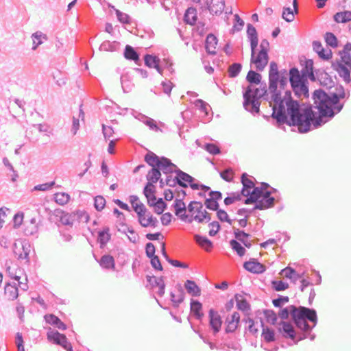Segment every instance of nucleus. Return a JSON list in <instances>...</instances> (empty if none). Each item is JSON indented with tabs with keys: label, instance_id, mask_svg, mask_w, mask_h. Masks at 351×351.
<instances>
[{
	"label": "nucleus",
	"instance_id": "1",
	"mask_svg": "<svg viewBox=\"0 0 351 351\" xmlns=\"http://www.w3.org/2000/svg\"><path fill=\"white\" fill-rule=\"evenodd\" d=\"M282 73V71H279L276 62H270L267 89L266 83H261V75L254 71H249L246 80L250 85L247 87L243 96L244 108L252 113L259 112L261 98L263 97L265 100L270 99V103L274 102L271 114L273 124L278 128L285 130V95L282 96L281 89L285 86V77Z\"/></svg>",
	"mask_w": 351,
	"mask_h": 351
},
{
	"label": "nucleus",
	"instance_id": "2",
	"mask_svg": "<svg viewBox=\"0 0 351 351\" xmlns=\"http://www.w3.org/2000/svg\"><path fill=\"white\" fill-rule=\"evenodd\" d=\"M313 99L320 115L316 117L311 107L301 108L297 101L290 99L287 101V123L297 126L300 132H306L311 123L315 127L320 125L322 117H333L342 108L338 104L339 97L336 95L330 97L322 90H315Z\"/></svg>",
	"mask_w": 351,
	"mask_h": 351
},
{
	"label": "nucleus",
	"instance_id": "3",
	"mask_svg": "<svg viewBox=\"0 0 351 351\" xmlns=\"http://www.w3.org/2000/svg\"><path fill=\"white\" fill-rule=\"evenodd\" d=\"M241 183L243 184L241 195L247 197L245 204L254 203V208L259 210L269 208L274 206L275 198L271 196V191L268 190L270 188L268 184L263 182L261 186H254L253 181L247 178L246 173L241 176Z\"/></svg>",
	"mask_w": 351,
	"mask_h": 351
},
{
	"label": "nucleus",
	"instance_id": "4",
	"mask_svg": "<svg viewBox=\"0 0 351 351\" xmlns=\"http://www.w3.org/2000/svg\"><path fill=\"white\" fill-rule=\"evenodd\" d=\"M291 316L297 326L303 330H308L310 328L306 323V319L313 322V325L317 322L315 311L305 307L293 308L291 311Z\"/></svg>",
	"mask_w": 351,
	"mask_h": 351
},
{
	"label": "nucleus",
	"instance_id": "5",
	"mask_svg": "<svg viewBox=\"0 0 351 351\" xmlns=\"http://www.w3.org/2000/svg\"><path fill=\"white\" fill-rule=\"evenodd\" d=\"M289 82L295 95L299 97H308L306 77L300 74L297 69L293 68L289 71Z\"/></svg>",
	"mask_w": 351,
	"mask_h": 351
},
{
	"label": "nucleus",
	"instance_id": "6",
	"mask_svg": "<svg viewBox=\"0 0 351 351\" xmlns=\"http://www.w3.org/2000/svg\"><path fill=\"white\" fill-rule=\"evenodd\" d=\"M145 160L148 165L154 164L156 165L160 171H162L163 173L166 175L171 174L173 172L176 173V171L180 169L170 159L165 156L159 157L152 152H149L145 156Z\"/></svg>",
	"mask_w": 351,
	"mask_h": 351
},
{
	"label": "nucleus",
	"instance_id": "7",
	"mask_svg": "<svg viewBox=\"0 0 351 351\" xmlns=\"http://www.w3.org/2000/svg\"><path fill=\"white\" fill-rule=\"evenodd\" d=\"M264 315L267 322L273 325L277 324L278 319H280L278 329L279 332L282 333V336L285 337V308H282L280 310L278 317H277L275 312L272 310L264 311Z\"/></svg>",
	"mask_w": 351,
	"mask_h": 351
},
{
	"label": "nucleus",
	"instance_id": "8",
	"mask_svg": "<svg viewBox=\"0 0 351 351\" xmlns=\"http://www.w3.org/2000/svg\"><path fill=\"white\" fill-rule=\"evenodd\" d=\"M83 219H84L85 221H87L88 219V215L82 211L78 210L76 213H71L62 212L60 221L64 226H72L75 220L81 221Z\"/></svg>",
	"mask_w": 351,
	"mask_h": 351
},
{
	"label": "nucleus",
	"instance_id": "9",
	"mask_svg": "<svg viewBox=\"0 0 351 351\" xmlns=\"http://www.w3.org/2000/svg\"><path fill=\"white\" fill-rule=\"evenodd\" d=\"M47 339L49 341H53L54 343L61 346L66 351H73L71 343L67 341L66 337L57 330L48 332Z\"/></svg>",
	"mask_w": 351,
	"mask_h": 351
},
{
	"label": "nucleus",
	"instance_id": "10",
	"mask_svg": "<svg viewBox=\"0 0 351 351\" xmlns=\"http://www.w3.org/2000/svg\"><path fill=\"white\" fill-rule=\"evenodd\" d=\"M138 221L143 228L152 227L154 228L158 223L157 218L154 217L147 210L142 213H138Z\"/></svg>",
	"mask_w": 351,
	"mask_h": 351
},
{
	"label": "nucleus",
	"instance_id": "11",
	"mask_svg": "<svg viewBox=\"0 0 351 351\" xmlns=\"http://www.w3.org/2000/svg\"><path fill=\"white\" fill-rule=\"evenodd\" d=\"M269 60V56L267 52L259 51L258 55L251 54V63L256 66V70L262 71L267 66Z\"/></svg>",
	"mask_w": 351,
	"mask_h": 351
},
{
	"label": "nucleus",
	"instance_id": "12",
	"mask_svg": "<svg viewBox=\"0 0 351 351\" xmlns=\"http://www.w3.org/2000/svg\"><path fill=\"white\" fill-rule=\"evenodd\" d=\"M30 245L27 243L22 244L21 246H19L17 243H14L13 245V252L15 256L19 260H26V262H29V252Z\"/></svg>",
	"mask_w": 351,
	"mask_h": 351
},
{
	"label": "nucleus",
	"instance_id": "13",
	"mask_svg": "<svg viewBox=\"0 0 351 351\" xmlns=\"http://www.w3.org/2000/svg\"><path fill=\"white\" fill-rule=\"evenodd\" d=\"M332 69L336 71L339 75L343 78L346 82H350V71L351 69L345 64H341L337 61L332 62Z\"/></svg>",
	"mask_w": 351,
	"mask_h": 351
},
{
	"label": "nucleus",
	"instance_id": "14",
	"mask_svg": "<svg viewBox=\"0 0 351 351\" xmlns=\"http://www.w3.org/2000/svg\"><path fill=\"white\" fill-rule=\"evenodd\" d=\"M207 8L212 14L220 15L225 8L223 0H207Z\"/></svg>",
	"mask_w": 351,
	"mask_h": 351
},
{
	"label": "nucleus",
	"instance_id": "15",
	"mask_svg": "<svg viewBox=\"0 0 351 351\" xmlns=\"http://www.w3.org/2000/svg\"><path fill=\"white\" fill-rule=\"evenodd\" d=\"M243 267L248 271L254 274H262L265 271V266L258 262L256 259L252 258L243 264Z\"/></svg>",
	"mask_w": 351,
	"mask_h": 351
},
{
	"label": "nucleus",
	"instance_id": "16",
	"mask_svg": "<svg viewBox=\"0 0 351 351\" xmlns=\"http://www.w3.org/2000/svg\"><path fill=\"white\" fill-rule=\"evenodd\" d=\"M208 315L210 326L213 330L214 334H216L220 330L222 324L221 317L218 312L213 308L210 309Z\"/></svg>",
	"mask_w": 351,
	"mask_h": 351
},
{
	"label": "nucleus",
	"instance_id": "17",
	"mask_svg": "<svg viewBox=\"0 0 351 351\" xmlns=\"http://www.w3.org/2000/svg\"><path fill=\"white\" fill-rule=\"evenodd\" d=\"M314 51L318 54L319 57L324 60H328L332 58V51L328 48H324L319 41L313 43Z\"/></svg>",
	"mask_w": 351,
	"mask_h": 351
},
{
	"label": "nucleus",
	"instance_id": "18",
	"mask_svg": "<svg viewBox=\"0 0 351 351\" xmlns=\"http://www.w3.org/2000/svg\"><path fill=\"white\" fill-rule=\"evenodd\" d=\"M160 62V59L156 56L147 54L145 56V65L150 68H155L159 73L162 74V66Z\"/></svg>",
	"mask_w": 351,
	"mask_h": 351
},
{
	"label": "nucleus",
	"instance_id": "19",
	"mask_svg": "<svg viewBox=\"0 0 351 351\" xmlns=\"http://www.w3.org/2000/svg\"><path fill=\"white\" fill-rule=\"evenodd\" d=\"M341 58L337 60L341 64H345L351 69V43H347L342 51L340 52Z\"/></svg>",
	"mask_w": 351,
	"mask_h": 351
},
{
	"label": "nucleus",
	"instance_id": "20",
	"mask_svg": "<svg viewBox=\"0 0 351 351\" xmlns=\"http://www.w3.org/2000/svg\"><path fill=\"white\" fill-rule=\"evenodd\" d=\"M176 289L178 291L177 295L173 292H171L170 293L171 300L173 302V306L175 308L179 306L180 304L184 301L185 297V293L181 285H178Z\"/></svg>",
	"mask_w": 351,
	"mask_h": 351
},
{
	"label": "nucleus",
	"instance_id": "21",
	"mask_svg": "<svg viewBox=\"0 0 351 351\" xmlns=\"http://www.w3.org/2000/svg\"><path fill=\"white\" fill-rule=\"evenodd\" d=\"M217 44V38L213 34H209L206 38L205 48L206 52L211 55H215L216 45Z\"/></svg>",
	"mask_w": 351,
	"mask_h": 351
},
{
	"label": "nucleus",
	"instance_id": "22",
	"mask_svg": "<svg viewBox=\"0 0 351 351\" xmlns=\"http://www.w3.org/2000/svg\"><path fill=\"white\" fill-rule=\"evenodd\" d=\"M111 239L109 227H104L103 230L98 232L97 241L101 248L106 247L108 242Z\"/></svg>",
	"mask_w": 351,
	"mask_h": 351
},
{
	"label": "nucleus",
	"instance_id": "23",
	"mask_svg": "<svg viewBox=\"0 0 351 351\" xmlns=\"http://www.w3.org/2000/svg\"><path fill=\"white\" fill-rule=\"evenodd\" d=\"M173 206L175 208V213L180 217L182 221H186L188 215L185 213L186 206L184 202L181 199H176Z\"/></svg>",
	"mask_w": 351,
	"mask_h": 351
},
{
	"label": "nucleus",
	"instance_id": "24",
	"mask_svg": "<svg viewBox=\"0 0 351 351\" xmlns=\"http://www.w3.org/2000/svg\"><path fill=\"white\" fill-rule=\"evenodd\" d=\"M149 165L152 167V168L149 170L146 176L147 180H148V182L156 184L161 177L160 171L159 168L154 164Z\"/></svg>",
	"mask_w": 351,
	"mask_h": 351
},
{
	"label": "nucleus",
	"instance_id": "25",
	"mask_svg": "<svg viewBox=\"0 0 351 351\" xmlns=\"http://www.w3.org/2000/svg\"><path fill=\"white\" fill-rule=\"evenodd\" d=\"M191 312L193 313L195 318L201 321L204 317V313L202 312V304L197 300H191Z\"/></svg>",
	"mask_w": 351,
	"mask_h": 351
},
{
	"label": "nucleus",
	"instance_id": "26",
	"mask_svg": "<svg viewBox=\"0 0 351 351\" xmlns=\"http://www.w3.org/2000/svg\"><path fill=\"white\" fill-rule=\"evenodd\" d=\"M184 287L187 293L192 296L197 297L201 294V289L193 280H187L184 283Z\"/></svg>",
	"mask_w": 351,
	"mask_h": 351
},
{
	"label": "nucleus",
	"instance_id": "27",
	"mask_svg": "<svg viewBox=\"0 0 351 351\" xmlns=\"http://www.w3.org/2000/svg\"><path fill=\"white\" fill-rule=\"evenodd\" d=\"M130 202L134 210L136 213L137 216H138V213H142L144 211H146V207L143 203L139 202L138 197L136 195L130 196Z\"/></svg>",
	"mask_w": 351,
	"mask_h": 351
},
{
	"label": "nucleus",
	"instance_id": "28",
	"mask_svg": "<svg viewBox=\"0 0 351 351\" xmlns=\"http://www.w3.org/2000/svg\"><path fill=\"white\" fill-rule=\"evenodd\" d=\"M176 175L178 180H180V183L184 186V188L188 187V184H186V182L190 184L191 182H194L195 180L193 177L182 171L180 169H178L176 171Z\"/></svg>",
	"mask_w": 351,
	"mask_h": 351
},
{
	"label": "nucleus",
	"instance_id": "29",
	"mask_svg": "<svg viewBox=\"0 0 351 351\" xmlns=\"http://www.w3.org/2000/svg\"><path fill=\"white\" fill-rule=\"evenodd\" d=\"M5 294L8 297V298L11 300H14L18 297V288L16 285L15 282L6 283L5 286Z\"/></svg>",
	"mask_w": 351,
	"mask_h": 351
},
{
	"label": "nucleus",
	"instance_id": "30",
	"mask_svg": "<svg viewBox=\"0 0 351 351\" xmlns=\"http://www.w3.org/2000/svg\"><path fill=\"white\" fill-rule=\"evenodd\" d=\"M184 19L186 23L191 25H194L197 19L196 9L189 8L184 14Z\"/></svg>",
	"mask_w": 351,
	"mask_h": 351
},
{
	"label": "nucleus",
	"instance_id": "31",
	"mask_svg": "<svg viewBox=\"0 0 351 351\" xmlns=\"http://www.w3.org/2000/svg\"><path fill=\"white\" fill-rule=\"evenodd\" d=\"M305 68L302 71V75L305 77H309L312 81L315 80L313 73V62L311 60H306L304 62Z\"/></svg>",
	"mask_w": 351,
	"mask_h": 351
},
{
	"label": "nucleus",
	"instance_id": "32",
	"mask_svg": "<svg viewBox=\"0 0 351 351\" xmlns=\"http://www.w3.org/2000/svg\"><path fill=\"white\" fill-rule=\"evenodd\" d=\"M334 20L338 23H345L351 21V11L344 10L336 13L334 15Z\"/></svg>",
	"mask_w": 351,
	"mask_h": 351
},
{
	"label": "nucleus",
	"instance_id": "33",
	"mask_svg": "<svg viewBox=\"0 0 351 351\" xmlns=\"http://www.w3.org/2000/svg\"><path fill=\"white\" fill-rule=\"evenodd\" d=\"M99 265L101 267L105 269H114V259L112 256L105 254L101 256L99 261Z\"/></svg>",
	"mask_w": 351,
	"mask_h": 351
},
{
	"label": "nucleus",
	"instance_id": "34",
	"mask_svg": "<svg viewBox=\"0 0 351 351\" xmlns=\"http://www.w3.org/2000/svg\"><path fill=\"white\" fill-rule=\"evenodd\" d=\"M261 326L263 327L261 336L264 341L267 343L274 341L276 339L274 330L267 326H265L263 324Z\"/></svg>",
	"mask_w": 351,
	"mask_h": 351
},
{
	"label": "nucleus",
	"instance_id": "35",
	"mask_svg": "<svg viewBox=\"0 0 351 351\" xmlns=\"http://www.w3.org/2000/svg\"><path fill=\"white\" fill-rule=\"evenodd\" d=\"M234 298L237 303V306L239 310H241L242 311H247L248 310L250 309L249 303L243 298V295L236 294Z\"/></svg>",
	"mask_w": 351,
	"mask_h": 351
},
{
	"label": "nucleus",
	"instance_id": "36",
	"mask_svg": "<svg viewBox=\"0 0 351 351\" xmlns=\"http://www.w3.org/2000/svg\"><path fill=\"white\" fill-rule=\"evenodd\" d=\"M124 56L128 60L137 62L139 60V56L134 49L130 45H126L124 51Z\"/></svg>",
	"mask_w": 351,
	"mask_h": 351
},
{
	"label": "nucleus",
	"instance_id": "37",
	"mask_svg": "<svg viewBox=\"0 0 351 351\" xmlns=\"http://www.w3.org/2000/svg\"><path fill=\"white\" fill-rule=\"evenodd\" d=\"M32 38L33 39V50H36L37 47L43 43V41L41 40L42 38H43L45 40H47V36L45 34H43L40 31L34 33L32 35Z\"/></svg>",
	"mask_w": 351,
	"mask_h": 351
},
{
	"label": "nucleus",
	"instance_id": "38",
	"mask_svg": "<svg viewBox=\"0 0 351 351\" xmlns=\"http://www.w3.org/2000/svg\"><path fill=\"white\" fill-rule=\"evenodd\" d=\"M38 231V225L36 223V219L34 217H32L29 221V224L26 225L25 228L24 230L25 234L26 235H33L36 233Z\"/></svg>",
	"mask_w": 351,
	"mask_h": 351
},
{
	"label": "nucleus",
	"instance_id": "39",
	"mask_svg": "<svg viewBox=\"0 0 351 351\" xmlns=\"http://www.w3.org/2000/svg\"><path fill=\"white\" fill-rule=\"evenodd\" d=\"M298 13V1L297 0H293V9L287 8V22H292L294 20L295 14Z\"/></svg>",
	"mask_w": 351,
	"mask_h": 351
},
{
	"label": "nucleus",
	"instance_id": "40",
	"mask_svg": "<svg viewBox=\"0 0 351 351\" xmlns=\"http://www.w3.org/2000/svg\"><path fill=\"white\" fill-rule=\"evenodd\" d=\"M230 244L232 249L235 251L239 256H243L245 254V249L237 240H231Z\"/></svg>",
	"mask_w": 351,
	"mask_h": 351
},
{
	"label": "nucleus",
	"instance_id": "41",
	"mask_svg": "<svg viewBox=\"0 0 351 351\" xmlns=\"http://www.w3.org/2000/svg\"><path fill=\"white\" fill-rule=\"evenodd\" d=\"M195 241L202 247H207L211 248L213 247V243L206 237H202L198 234L194 236Z\"/></svg>",
	"mask_w": 351,
	"mask_h": 351
},
{
	"label": "nucleus",
	"instance_id": "42",
	"mask_svg": "<svg viewBox=\"0 0 351 351\" xmlns=\"http://www.w3.org/2000/svg\"><path fill=\"white\" fill-rule=\"evenodd\" d=\"M55 202L60 205L66 204L70 199V196L66 193H58L54 196Z\"/></svg>",
	"mask_w": 351,
	"mask_h": 351
},
{
	"label": "nucleus",
	"instance_id": "43",
	"mask_svg": "<svg viewBox=\"0 0 351 351\" xmlns=\"http://www.w3.org/2000/svg\"><path fill=\"white\" fill-rule=\"evenodd\" d=\"M242 66L240 63H233L228 68V74L230 77H236L241 71Z\"/></svg>",
	"mask_w": 351,
	"mask_h": 351
},
{
	"label": "nucleus",
	"instance_id": "44",
	"mask_svg": "<svg viewBox=\"0 0 351 351\" xmlns=\"http://www.w3.org/2000/svg\"><path fill=\"white\" fill-rule=\"evenodd\" d=\"M195 106L198 108L206 116L208 114V110L210 108V106L203 101L202 99H196L194 102Z\"/></svg>",
	"mask_w": 351,
	"mask_h": 351
},
{
	"label": "nucleus",
	"instance_id": "45",
	"mask_svg": "<svg viewBox=\"0 0 351 351\" xmlns=\"http://www.w3.org/2000/svg\"><path fill=\"white\" fill-rule=\"evenodd\" d=\"M117 43L116 42H110L108 40L103 42L100 47V51H114L116 50Z\"/></svg>",
	"mask_w": 351,
	"mask_h": 351
},
{
	"label": "nucleus",
	"instance_id": "46",
	"mask_svg": "<svg viewBox=\"0 0 351 351\" xmlns=\"http://www.w3.org/2000/svg\"><path fill=\"white\" fill-rule=\"evenodd\" d=\"M115 13L118 21L123 24H130L131 22L130 16L124 12H121L119 10H115Z\"/></svg>",
	"mask_w": 351,
	"mask_h": 351
},
{
	"label": "nucleus",
	"instance_id": "47",
	"mask_svg": "<svg viewBox=\"0 0 351 351\" xmlns=\"http://www.w3.org/2000/svg\"><path fill=\"white\" fill-rule=\"evenodd\" d=\"M234 25L232 29V33H234V32L241 31L243 29L244 24H245L243 20L240 18L239 14H234Z\"/></svg>",
	"mask_w": 351,
	"mask_h": 351
},
{
	"label": "nucleus",
	"instance_id": "48",
	"mask_svg": "<svg viewBox=\"0 0 351 351\" xmlns=\"http://www.w3.org/2000/svg\"><path fill=\"white\" fill-rule=\"evenodd\" d=\"M326 43L332 47H336L338 45V42L336 36L330 32H327L324 36Z\"/></svg>",
	"mask_w": 351,
	"mask_h": 351
},
{
	"label": "nucleus",
	"instance_id": "49",
	"mask_svg": "<svg viewBox=\"0 0 351 351\" xmlns=\"http://www.w3.org/2000/svg\"><path fill=\"white\" fill-rule=\"evenodd\" d=\"M166 208L167 204L162 198H158L156 201V205L154 206V212L158 215L162 214Z\"/></svg>",
	"mask_w": 351,
	"mask_h": 351
},
{
	"label": "nucleus",
	"instance_id": "50",
	"mask_svg": "<svg viewBox=\"0 0 351 351\" xmlns=\"http://www.w3.org/2000/svg\"><path fill=\"white\" fill-rule=\"evenodd\" d=\"M203 148L213 155H217L220 153L219 147L213 143H205L203 145Z\"/></svg>",
	"mask_w": 351,
	"mask_h": 351
},
{
	"label": "nucleus",
	"instance_id": "51",
	"mask_svg": "<svg viewBox=\"0 0 351 351\" xmlns=\"http://www.w3.org/2000/svg\"><path fill=\"white\" fill-rule=\"evenodd\" d=\"M156 187L152 182H148L144 187L143 193L146 197L155 195Z\"/></svg>",
	"mask_w": 351,
	"mask_h": 351
},
{
	"label": "nucleus",
	"instance_id": "52",
	"mask_svg": "<svg viewBox=\"0 0 351 351\" xmlns=\"http://www.w3.org/2000/svg\"><path fill=\"white\" fill-rule=\"evenodd\" d=\"M217 216L221 222H228L229 224H232V220L229 218L228 213L222 210L218 209L217 210Z\"/></svg>",
	"mask_w": 351,
	"mask_h": 351
},
{
	"label": "nucleus",
	"instance_id": "53",
	"mask_svg": "<svg viewBox=\"0 0 351 351\" xmlns=\"http://www.w3.org/2000/svg\"><path fill=\"white\" fill-rule=\"evenodd\" d=\"M234 234L236 239H237L240 242H243L244 239H248L250 237V234L235 228H234Z\"/></svg>",
	"mask_w": 351,
	"mask_h": 351
},
{
	"label": "nucleus",
	"instance_id": "54",
	"mask_svg": "<svg viewBox=\"0 0 351 351\" xmlns=\"http://www.w3.org/2000/svg\"><path fill=\"white\" fill-rule=\"evenodd\" d=\"M94 200V206L95 209L98 211L101 210L106 205L105 199L102 196L98 195L95 197Z\"/></svg>",
	"mask_w": 351,
	"mask_h": 351
},
{
	"label": "nucleus",
	"instance_id": "55",
	"mask_svg": "<svg viewBox=\"0 0 351 351\" xmlns=\"http://www.w3.org/2000/svg\"><path fill=\"white\" fill-rule=\"evenodd\" d=\"M55 185V182L52 181L50 182H46L44 184H40L36 185L33 190L34 191H46L51 189Z\"/></svg>",
	"mask_w": 351,
	"mask_h": 351
},
{
	"label": "nucleus",
	"instance_id": "56",
	"mask_svg": "<svg viewBox=\"0 0 351 351\" xmlns=\"http://www.w3.org/2000/svg\"><path fill=\"white\" fill-rule=\"evenodd\" d=\"M147 281L152 288L156 287L160 285V282H164L162 277L156 278V276H147Z\"/></svg>",
	"mask_w": 351,
	"mask_h": 351
},
{
	"label": "nucleus",
	"instance_id": "57",
	"mask_svg": "<svg viewBox=\"0 0 351 351\" xmlns=\"http://www.w3.org/2000/svg\"><path fill=\"white\" fill-rule=\"evenodd\" d=\"M203 208V205L201 202L193 201L188 206V210L189 212L193 213L194 211L197 213L201 212Z\"/></svg>",
	"mask_w": 351,
	"mask_h": 351
},
{
	"label": "nucleus",
	"instance_id": "58",
	"mask_svg": "<svg viewBox=\"0 0 351 351\" xmlns=\"http://www.w3.org/2000/svg\"><path fill=\"white\" fill-rule=\"evenodd\" d=\"M208 226L211 227V229L210 230L208 233L210 237L215 236L219 231L221 228L219 223L217 221L210 223Z\"/></svg>",
	"mask_w": 351,
	"mask_h": 351
},
{
	"label": "nucleus",
	"instance_id": "59",
	"mask_svg": "<svg viewBox=\"0 0 351 351\" xmlns=\"http://www.w3.org/2000/svg\"><path fill=\"white\" fill-rule=\"evenodd\" d=\"M204 204L208 209L212 210H217L219 209V204L217 202L211 199L210 198H207L205 200Z\"/></svg>",
	"mask_w": 351,
	"mask_h": 351
},
{
	"label": "nucleus",
	"instance_id": "60",
	"mask_svg": "<svg viewBox=\"0 0 351 351\" xmlns=\"http://www.w3.org/2000/svg\"><path fill=\"white\" fill-rule=\"evenodd\" d=\"M247 36L249 39L258 38L256 28L250 23H248L247 25Z\"/></svg>",
	"mask_w": 351,
	"mask_h": 351
},
{
	"label": "nucleus",
	"instance_id": "61",
	"mask_svg": "<svg viewBox=\"0 0 351 351\" xmlns=\"http://www.w3.org/2000/svg\"><path fill=\"white\" fill-rule=\"evenodd\" d=\"M287 278L293 280L294 282L301 279V276L298 274L293 269L289 267H287Z\"/></svg>",
	"mask_w": 351,
	"mask_h": 351
},
{
	"label": "nucleus",
	"instance_id": "62",
	"mask_svg": "<svg viewBox=\"0 0 351 351\" xmlns=\"http://www.w3.org/2000/svg\"><path fill=\"white\" fill-rule=\"evenodd\" d=\"M226 322L228 323L226 328V332L227 333L233 332L237 328L239 325V323L230 320L229 317L226 319Z\"/></svg>",
	"mask_w": 351,
	"mask_h": 351
},
{
	"label": "nucleus",
	"instance_id": "63",
	"mask_svg": "<svg viewBox=\"0 0 351 351\" xmlns=\"http://www.w3.org/2000/svg\"><path fill=\"white\" fill-rule=\"evenodd\" d=\"M155 246L152 243H147L145 245V253L148 258L155 256Z\"/></svg>",
	"mask_w": 351,
	"mask_h": 351
},
{
	"label": "nucleus",
	"instance_id": "64",
	"mask_svg": "<svg viewBox=\"0 0 351 351\" xmlns=\"http://www.w3.org/2000/svg\"><path fill=\"white\" fill-rule=\"evenodd\" d=\"M220 176L224 180L230 182L232 179L233 173L230 169H227L220 173Z\"/></svg>",
	"mask_w": 351,
	"mask_h": 351
}]
</instances>
